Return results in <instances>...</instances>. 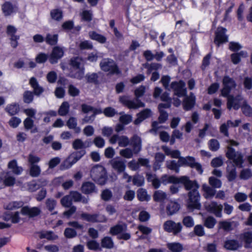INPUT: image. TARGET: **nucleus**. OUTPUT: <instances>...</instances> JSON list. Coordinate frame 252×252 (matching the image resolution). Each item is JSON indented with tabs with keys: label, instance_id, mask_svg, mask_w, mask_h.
Here are the masks:
<instances>
[{
	"label": "nucleus",
	"instance_id": "1",
	"mask_svg": "<svg viewBox=\"0 0 252 252\" xmlns=\"http://www.w3.org/2000/svg\"><path fill=\"white\" fill-rule=\"evenodd\" d=\"M160 182L164 184L173 183H182L187 190H190L189 193L188 207L189 209H199L201 207L199 202L200 194L198 191L199 186L195 181L190 180L187 176H181L178 178L174 176L163 175L160 178Z\"/></svg>",
	"mask_w": 252,
	"mask_h": 252
},
{
	"label": "nucleus",
	"instance_id": "2",
	"mask_svg": "<svg viewBox=\"0 0 252 252\" xmlns=\"http://www.w3.org/2000/svg\"><path fill=\"white\" fill-rule=\"evenodd\" d=\"M145 92V87L141 86L135 90L134 94L137 97L135 100H131L126 96H120L119 101L124 106L129 109H137L140 107H144L145 104L138 98L142 96Z\"/></svg>",
	"mask_w": 252,
	"mask_h": 252
},
{
	"label": "nucleus",
	"instance_id": "3",
	"mask_svg": "<svg viewBox=\"0 0 252 252\" xmlns=\"http://www.w3.org/2000/svg\"><path fill=\"white\" fill-rule=\"evenodd\" d=\"M170 80V76L165 75L161 77L160 82L165 89L170 90V89H172L174 91L175 94L178 96L181 97L187 94L185 83L182 81L173 82L169 86Z\"/></svg>",
	"mask_w": 252,
	"mask_h": 252
},
{
	"label": "nucleus",
	"instance_id": "4",
	"mask_svg": "<svg viewBox=\"0 0 252 252\" xmlns=\"http://www.w3.org/2000/svg\"><path fill=\"white\" fill-rule=\"evenodd\" d=\"M70 65L71 68L69 76L71 77L79 80L82 79L85 74L83 59L78 57L73 58L70 60Z\"/></svg>",
	"mask_w": 252,
	"mask_h": 252
},
{
	"label": "nucleus",
	"instance_id": "5",
	"mask_svg": "<svg viewBox=\"0 0 252 252\" xmlns=\"http://www.w3.org/2000/svg\"><path fill=\"white\" fill-rule=\"evenodd\" d=\"M92 179L96 183L103 185L107 179L105 168L102 165L96 164L93 166L90 171Z\"/></svg>",
	"mask_w": 252,
	"mask_h": 252
},
{
	"label": "nucleus",
	"instance_id": "6",
	"mask_svg": "<svg viewBox=\"0 0 252 252\" xmlns=\"http://www.w3.org/2000/svg\"><path fill=\"white\" fill-rule=\"evenodd\" d=\"M227 150L226 153V157L229 159L232 160L236 166L241 167L243 163V156L239 152H236L232 148V146H237L238 143L234 140H229L227 141Z\"/></svg>",
	"mask_w": 252,
	"mask_h": 252
},
{
	"label": "nucleus",
	"instance_id": "7",
	"mask_svg": "<svg viewBox=\"0 0 252 252\" xmlns=\"http://www.w3.org/2000/svg\"><path fill=\"white\" fill-rule=\"evenodd\" d=\"M85 154V150H81L80 151L72 153L60 165V169L62 170H64L70 168Z\"/></svg>",
	"mask_w": 252,
	"mask_h": 252
},
{
	"label": "nucleus",
	"instance_id": "8",
	"mask_svg": "<svg viewBox=\"0 0 252 252\" xmlns=\"http://www.w3.org/2000/svg\"><path fill=\"white\" fill-rule=\"evenodd\" d=\"M101 70L109 74H119L120 71L115 62L110 59H104L100 63Z\"/></svg>",
	"mask_w": 252,
	"mask_h": 252
},
{
	"label": "nucleus",
	"instance_id": "9",
	"mask_svg": "<svg viewBox=\"0 0 252 252\" xmlns=\"http://www.w3.org/2000/svg\"><path fill=\"white\" fill-rule=\"evenodd\" d=\"M81 108L82 112L84 113H92L91 116H86L83 119V121L84 123H92L94 120L96 115L102 113V110L100 109H97L85 104H82Z\"/></svg>",
	"mask_w": 252,
	"mask_h": 252
},
{
	"label": "nucleus",
	"instance_id": "10",
	"mask_svg": "<svg viewBox=\"0 0 252 252\" xmlns=\"http://www.w3.org/2000/svg\"><path fill=\"white\" fill-rule=\"evenodd\" d=\"M81 218L84 220L90 222H103L107 221L106 217L99 214H89L84 213L81 214Z\"/></svg>",
	"mask_w": 252,
	"mask_h": 252
},
{
	"label": "nucleus",
	"instance_id": "11",
	"mask_svg": "<svg viewBox=\"0 0 252 252\" xmlns=\"http://www.w3.org/2000/svg\"><path fill=\"white\" fill-rule=\"evenodd\" d=\"M164 229L168 232H172L176 235L180 233L182 229L181 223H176L171 220L166 221L163 224Z\"/></svg>",
	"mask_w": 252,
	"mask_h": 252
},
{
	"label": "nucleus",
	"instance_id": "12",
	"mask_svg": "<svg viewBox=\"0 0 252 252\" xmlns=\"http://www.w3.org/2000/svg\"><path fill=\"white\" fill-rule=\"evenodd\" d=\"M205 208L206 210L214 214L217 217L222 216L221 211L223 208L222 205L218 204L215 201H212L205 204Z\"/></svg>",
	"mask_w": 252,
	"mask_h": 252
},
{
	"label": "nucleus",
	"instance_id": "13",
	"mask_svg": "<svg viewBox=\"0 0 252 252\" xmlns=\"http://www.w3.org/2000/svg\"><path fill=\"white\" fill-rule=\"evenodd\" d=\"M129 138L125 135H119L114 134L109 139V142L112 144L118 143L119 146L121 147H126L129 144Z\"/></svg>",
	"mask_w": 252,
	"mask_h": 252
},
{
	"label": "nucleus",
	"instance_id": "14",
	"mask_svg": "<svg viewBox=\"0 0 252 252\" xmlns=\"http://www.w3.org/2000/svg\"><path fill=\"white\" fill-rule=\"evenodd\" d=\"M223 86L221 94L223 96H227L230 91L236 87V84L232 79L225 76L223 79Z\"/></svg>",
	"mask_w": 252,
	"mask_h": 252
},
{
	"label": "nucleus",
	"instance_id": "15",
	"mask_svg": "<svg viewBox=\"0 0 252 252\" xmlns=\"http://www.w3.org/2000/svg\"><path fill=\"white\" fill-rule=\"evenodd\" d=\"M64 54V49L62 47L59 46L55 47L49 57V62L52 63H55L58 61L63 57Z\"/></svg>",
	"mask_w": 252,
	"mask_h": 252
},
{
	"label": "nucleus",
	"instance_id": "16",
	"mask_svg": "<svg viewBox=\"0 0 252 252\" xmlns=\"http://www.w3.org/2000/svg\"><path fill=\"white\" fill-rule=\"evenodd\" d=\"M17 30L12 26H8L7 27V33L10 37L11 46L15 48L17 47L18 43V40L19 39V36L15 35Z\"/></svg>",
	"mask_w": 252,
	"mask_h": 252
},
{
	"label": "nucleus",
	"instance_id": "17",
	"mask_svg": "<svg viewBox=\"0 0 252 252\" xmlns=\"http://www.w3.org/2000/svg\"><path fill=\"white\" fill-rule=\"evenodd\" d=\"M41 212L40 208L37 207H29L28 206H25L23 207L21 209V213L30 218L36 217L40 215Z\"/></svg>",
	"mask_w": 252,
	"mask_h": 252
},
{
	"label": "nucleus",
	"instance_id": "18",
	"mask_svg": "<svg viewBox=\"0 0 252 252\" xmlns=\"http://www.w3.org/2000/svg\"><path fill=\"white\" fill-rule=\"evenodd\" d=\"M226 30L223 28H218L216 32V36L215 38V43L218 46L220 44L227 41V37L225 34Z\"/></svg>",
	"mask_w": 252,
	"mask_h": 252
},
{
	"label": "nucleus",
	"instance_id": "19",
	"mask_svg": "<svg viewBox=\"0 0 252 252\" xmlns=\"http://www.w3.org/2000/svg\"><path fill=\"white\" fill-rule=\"evenodd\" d=\"M241 121L240 120H237L232 122L230 120L227 121L226 123H224L220 126V131L223 133L224 135L228 136V129L229 127H236L239 126L241 123Z\"/></svg>",
	"mask_w": 252,
	"mask_h": 252
},
{
	"label": "nucleus",
	"instance_id": "20",
	"mask_svg": "<svg viewBox=\"0 0 252 252\" xmlns=\"http://www.w3.org/2000/svg\"><path fill=\"white\" fill-rule=\"evenodd\" d=\"M243 100L242 97L240 95H237L236 97H234L232 95L228 96L227 100L228 108L230 109L233 108L234 109H238L240 107L239 102Z\"/></svg>",
	"mask_w": 252,
	"mask_h": 252
},
{
	"label": "nucleus",
	"instance_id": "21",
	"mask_svg": "<svg viewBox=\"0 0 252 252\" xmlns=\"http://www.w3.org/2000/svg\"><path fill=\"white\" fill-rule=\"evenodd\" d=\"M2 219L5 221H11V223H17L20 220V213L18 212L14 213H5L2 217Z\"/></svg>",
	"mask_w": 252,
	"mask_h": 252
},
{
	"label": "nucleus",
	"instance_id": "22",
	"mask_svg": "<svg viewBox=\"0 0 252 252\" xmlns=\"http://www.w3.org/2000/svg\"><path fill=\"white\" fill-rule=\"evenodd\" d=\"M152 115V111L150 109H145L137 114V118L135 120V125H138L146 119L150 117Z\"/></svg>",
	"mask_w": 252,
	"mask_h": 252
},
{
	"label": "nucleus",
	"instance_id": "23",
	"mask_svg": "<svg viewBox=\"0 0 252 252\" xmlns=\"http://www.w3.org/2000/svg\"><path fill=\"white\" fill-rule=\"evenodd\" d=\"M167 214L169 216L176 214L180 209V204L175 201L170 200L166 205Z\"/></svg>",
	"mask_w": 252,
	"mask_h": 252
},
{
	"label": "nucleus",
	"instance_id": "24",
	"mask_svg": "<svg viewBox=\"0 0 252 252\" xmlns=\"http://www.w3.org/2000/svg\"><path fill=\"white\" fill-rule=\"evenodd\" d=\"M170 106V104L169 103H160L158 105V109L160 112L158 120L160 123L165 122L168 116V114L163 109L169 108Z\"/></svg>",
	"mask_w": 252,
	"mask_h": 252
},
{
	"label": "nucleus",
	"instance_id": "25",
	"mask_svg": "<svg viewBox=\"0 0 252 252\" xmlns=\"http://www.w3.org/2000/svg\"><path fill=\"white\" fill-rule=\"evenodd\" d=\"M89 37L101 44H104L106 42V37L95 31H91L89 32Z\"/></svg>",
	"mask_w": 252,
	"mask_h": 252
},
{
	"label": "nucleus",
	"instance_id": "26",
	"mask_svg": "<svg viewBox=\"0 0 252 252\" xmlns=\"http://www.w3.org/2000/svg\"><path fill=\"white\" fill-rule=\"evenodd\" d=\"M90 146V143L88 141L83 142L81 139H76L72 142V147L74 150H85L84 149Z\"/></svg>",
	"mask_w": 252,
	"mask_h": 252
},
{
	"label": "nucleus",
	"instance_id": "27",
	"mask_svg": "<svg viewBox=\"0 0 252 252\" xmlns=\"http://www.w3.org/2000/svg\"><path fill=\"white\" fill-rule=\"evenodd\" d=\"M82 191L85 194H90L96 192L95 185L91 182H85L81 187Z\"/></svg>",
	"mask_w": 252,
	"mask_h": 252
},
{
	"label": "nucleus",
	"instance_id": "28",
	"mask_svg": "<svg viewBox=\"0 0 252 252\" xmlns=\"http://www.w3.org/2000/svg\"><path fill=\"white\" fill-rule=\"evenodd\" d=\"M112 167L119 173L123 172L126 168L124 161L122 160L115 159L111 162Z\"/></svg>",
	"mask_w": 252,
	"mask_h": 252
},
{
	"label": "nucleus",
	"instance_id": "29",
	"mask_svg": "<svg viewBox=\"0 0 252 252\" xmlns=\"http://www.w3.org/2000/svg\"><path fill=\"white\" fill-rule=\"evenodd\" d=\"M29 83L33 88L35 94L38 95L43 92V89L39 85L35 78L32 77L30 80Z\"/></svg>",
	"mask_w": 252,
	"mask_h": 252
},
{
	"label": "nucleus",
	"instance_id": "30",
	"mask_svg": "<svg viewBox=\"0 0 252 252\" xmlns=\"http://www.w3.org/2000/svg\"><path fill=\"white\" fill-rule=\"evenodd\" d=\"M195 159L192 157H180L178 160L179 166H189L191 167L193 165Z\"/></svg>",
	"mask_w": 252,
	"mask_h": 252
},
{
	"label": "nucleus",
	"instance_id": "31",
	"mask_svg": "<svg viewBox=\"0 0 252 252\" xmlns=\"http://www.w3.org/2000/svg\"><path fill=\"white\" fill-rule=\"evenodd\" d=\"M131 143L134 154H137L141 149V140L139 137L134 135L131 138Z\"/></svg>",
	"mask_w": 252,
	"mask_h": 252
},
{
	"label": "nucleus",
	"instance_id": "32",
	"mask_svg": "<svg viewBox=\"0 0 252 252\" xmlns=\"http://www.w3.org/2000/svg\"><path fill=\"white\" fill-rule=\"evenodd\" d=\"M66 125L69 129H74L75 132L77 133L81 131V128L77 126V119L74 117H70L67 121Z\"/></svg>",
	"mask_w": 252,
	"mask_h": 252
},
{
	"label": "nucleus",
	"instance_id": "33",
	"mask_svg": "<svg viewBox=\"0 0 252 252\" xmlns=\"http://www.w3.org/2000/svg\"><path fill=\"white\" fill-rule=\"evenodd\" d=\"M202 189L204 191L203 196L205 198H211L216 193V190L206 184L202 186Z\"/></svg>",
	"mask_w": 252,
	"mask_h": 252
},
{
	"label": "nucleus",
	"instance_id": "34",
	"mask_svg": "<svg viewBox=\"0 0 252 252\" xmlns=\"http://www.w3.org/2000/svg\"><path fill=\"white\" fill-rule=\"evenodd\" d=\"M69 194L72 200H73L75 202H82L83 203H87L88 202V198L83 197L80 193L77 191H71Z\"/></svg>",
	"mask_w": 252,
	"mask_h": 252
},
{
	"label": "nucleus",
	"instance_id": "35",
	"mask_svg": "<svg viewBox=\"0 0 252 252\" xmlns=\"http://www.w3.org/2000/svg\"><path fill=\"white\" fill-rule=\"evenodd\" d=\"M195 102L194 96H193L192 94L189 97H187L185 98L183 102V107L185 110H189L191 109Z\"/></svg>",
	"mask_w": 252,
	"mask_h": 252
},
{
	"label": "nucleus",
	"instance_id": "36",
	"mask_svg": "<svg viewBox=\"0 0 252 252\" xmlns=\"http://www.w3.org/2000/svg\"><path fill=\"white\" fill-rule=\"evenodd\" d=\"M126 229V225L117 224L115 226L112 227L110 230V233L112 235H117L125 231Z\"/></svg>",
	"mask_w": 252,
	"mask_h": 252
},
{
	"label": "nucleus",
	"instance_id": "37",
	"mask_svg": "<svg viewBox=\"0 0 252 252\" xmlns=\"http://www.w3.org/2000/svg\"><path fill=\"white\" fill-rule=\"evenodd\" d=\"M236 168L233 165H228L227 167V178L229 181H232L236 177Z\"/></svg>",
	"mask_w": 252,
	"mask_h": 252
},
{
	"label": "nucleus",
	"instance_id": "38",
	"mask_svg": "<svg viewBox=\"0 0 252 252\" xmlns=\"http://www.w3.org/2000/svg\"><path fill=\"white\" fill-rule=\"evenodd\" d=\"M8 167L12 170L13 173L17 175L20 174L23 171L22 168L17 166L16 160H12L10 161L8 163Z\"/></svg>",
	"mask_w": 252,
	"mask_h": 252
},
{
	"label": "nucleus",
	"instance_id": "39",
	"mask_svg": "<svg viewBox=\"0 0 252 252\" xmlns=\"http://www.w3.org/2000/svg\"><path fill=\"white\" fill-rule=\"evenodd\" d=\"M166 193L161 190L156 191L153 195L154 200L157 202H162L166 199Z\"/></svg>",
	"mask_w": 252,
	"mask_h": 252
},
{
	"label": "nucleus",
	"instance_id": "40",
	"mask_svg": "<svg viewBox=\"0 0 252 252\" xmlns=\"http://www.w3.org/2000/svg\"><path fill=\"white\" fill-rule=\"evenodd\" d=\"M240 247L239 243L236 240H229L225 242L224 247L230 250H236Z\"/></svg>",
	"mask_w": 252,
	"mask_h": 252
},
{
	"label": "nucleus",
	"instance_id": "41",
	"mask_svg": "<svg viewBox=\"0 0 252 252\" xmlns=\"http://www.w3.org/2000/svg\"><path fill=\"white\" fill-rule=\"evenodd\" d=\"M137 197L141 201H147L150 199L151 196L147 194L146 189L141 188L137 190Z\"/></svg>",
	"mask_w": 252,
	"mask_h": 252
},
{
	"label": "nucleus",
	"instance_id": "42",
	"mask_svg": "<svg viewBox=\"0 0 252 252\" xmlns=\"http://www.w3.org/2000/svg\"><path fill=\"white\" fill-rule=\"evenodd\" d=\"M163 150L167 156H170L172 158H180V152L179 150H171L168 147L164 146Z\"/></svg>",
	"mask_w": 252,
	"mask_h": 252
},
{
	"label": "nucleus",
	"instance_id": "43",
	"mask_svg": "<svg viewBox=\"0 0 252 252\" xmlns=\"http://www.w3.org/2000/svg\"><path fill=\"white\" fill-rule=\"evenodd\" d=\"M167 247L171 252H181L183 249L182 245L179 243H168Z\"/></svg>",
	"mask_w": 252,
	"mask_h": 252
},
{
	"label": "nucleus",
	"instance_id": "44",
	"mask_svg": "<svg viewBox=\"0 0 252 252\" xmlns=\"http://www.w3.org/2000/svg\"><path fill=\"white\" fill-rule=\"evenodd\" d=\"M247 53L245 51H241L239 53L232 54L231 56V61L234 64H237L240 61L241 57H246Z\"/></svg>",
	"mask_w": 252,
	"mask_h": 252
},
{
	"label": "nucleus",
	"instance_id": "45",
	"mask_svg": "<svg viewBox=\"0 0 252 252\" xmlns=\"http://www.w3.org/2000/svg\"><path fill=\"white\" fill-rule=\"evenodd\" d=\"M15 182V179L13 176H10L8 173H7L4 178L3 184L0 186V188H2L4 186H12L14 185Z\"/></svg>",
	"mask_w": 252,
	"mask_h": 252
},
{
	"label": "nucleus",
	"instance_id": "46",
	"mask_svg": "<svg viewBox=\"0 0 252 252\" xmlns=\"http://www.w3.org/2000/svg\"><path fill=\"white\" fill-rule=\"evenodd\" d=\"M23 203L21 201H13L5 205L4 208L9 210H13L21 207Z\"/></svg>",
	"mask_w": 252,
	"mask_h": 252
},
{
	"label": "nucleus",
	"instance_id": "47",
	"mask_svg": "<svg viewBox=\"0 0 252 252\" xmlns=\"http://www.w3.org/2000/svg\"><path fill=\"white\" fill-rule=\"evenodd\" d=\"M5 111L10 115H14L19 111V105L17 104L8 105L5 108Z\"/></svg>",
	"mask_w": 252,
	"mask_h": 252
},
{
	"label": "nucleus",
	"instance_id": "48",
	"mask_svg": "<svg viewBox=\"0 0 252 252\" xmlns=\"http://www.w3.org/2000/svg\"><path fill=\"white\" fill-rule=\"evenodd\" d=\"M241 109L242 112L246 116H251L252 115V108L245 100L243 101Z\"/></svg>",
	"mask_w": 252,
	"mask_h": 252
},
{
	"label": "nucleus",
	"instance_id": "49",
	"mask_svg": "<svg viewBox=\"0 0 252 252\" xmlns=\"http://www.w3.org/2000/svg\"><path fill=\"white\" fill-rule=\"evenodd\" d=\"M46 42L51 45H54L57 44L58 40V34H51L48 33L46 35L45 39Z\"/></svg>",
	"mask_w": 252,
	"mask_h": 252
},
{
	"label": "nucleus",
	"instance_id": "50",
	"mask_svg": "<svg viewBox=\"0 0 252 252\" xmlns=\"http://www.w3.org/2000/svg\"><path fill=\"white\" fill-rule=\"evenodd\" d=\"M41 173V169L38 165H32L30 167V174L33 177H38Z\"/></svg>",
	"mask_w": 252,
	"mask_h": 252
},
{
	"label": "nucleus",
	"instance_id": "51",
	"mask_svg": "<svg viewBox=\"0 0 252 252\" xmlns=\"http://www.w3.org/2000/svg\"><path fill=\"white\" fill-rule=\"evenodd\" d=\"M243 240L246 243V247H250V244L252 243V233L251 232H246L242 235Z\"/></svg>",
	"mask_w": 252,
	"mask_h": 252
},
{
	"label": "nucleus",
	"instance_id": "52",
	"mask_svg": "<svg viewBox=\"0 0 252 252\" xmlns=\"http://www.w3.org/2000/svg\"><path fill=\"white\" fill-rule=\"evenodd\" d=\"M2 10L5 16H8L14 12L13 6L9 2H6L2 5Z\"/></svg>",
	"mask_w": 252,
	"mask_h": 252
},
{
	"label": "nucleus",
	"instance_id": "53",
	"mask_svg": "<svg viewBox=\"0 0 252 252\" xmlns=\"http://www.w3.org/2000/svg\"><path fill=\"white\" fill-rule=\"evenodd\" d=\"M69 108V105L68 103L66 101L63 102L61 105L58 113L61 116H65L66 115L68 111Z\"/></svg>",
	"mask_w": 252,
	"mask_h": 252
},
{
	"label": "nucleus",
	"instance_id": "54",
	"mask_svg": "<svg viewBox=\"0 0 252 252\" xmlns=\"http://www.w3.org/2000/svg\"><path fill=\"white\" fill-rule=\"evenodd\" d=\"M166 167L172 170L175 171L176 172L178 173L179 172V167L178 162H177L175 160H168L166 163Z\"/></svg>",
	"mask_w": 252,
	"mask_h": 252
},
{
	"label": "nucleus",
	"instance_id": "55",
	"mask_svg": "<svg viewBox=\"0 0 252 252\" xmlns=\"http://www.w3.org/2000/svg\"><path fill=\"white\" fill-rule=\"evenodd\" d=\"M133 153H134V151L128 148L122 149L120 151V155L126 158H131Z\"/></svg>",
	"mask_w": 252,
	"mask_h": 252
},
{
	"label": "nucleus",
	"instance_id": "56",
	"mask_svg": "<svg viewBox=\"0 0 252 252\" xmlns=\"http://www.w3.org/2000/svg\"><path fill=\"white\" fill-rule=\"evenodd\" d=\"M102 113L107 117H113L118 114L117 111L111 107L105 108Z\"/></svg>",
	"mask_w": 252,
	"mask_h": 252
},
{
	"label": "nucleus",
	"instance_id": "57",
	"mask_svg": "<svg viewBox=\"0 0 252 252\" xmlns=\"http://www.w3.org/2000/svg\"><path fill=\"white\" fill-rule=\"evenodd\" d=\"M101 245L104 248L111 249L113 247V243L111 238L106 237L102 240Z\"/></svg>",
	"mask_w": 252,
	"mask_h": 252
},
{
	"label": "nucleus",
	"instance_id": "58",
	"mask_svg": "<svg viewBox=\"0 0 252 252\" xmlns=\"http://www.w3.org/2000/svg\"><path fill=\"white\" fill-rule=\"evenodd\" d=\"M209 184L214 188H220L221 186V182L214 177H211L209 178Z\"/></svg>",
	"mask_w": 252,
	"mask_h": 252
},
{
	"label": "nucleus",
	"instance_id": "59",
	"mask_svg": "<svg viewBox=\"0 0 252 252\" xmlns=\"http://www.w3.org/2000/svg\"><path fill=\"white\" fill-rule=\"evenodd\" d=\"M52 18L55 20L59 21L62 19V12L59 9H53L50 13Z\"/></svg>",
	"mask_w": 252,
	"mask_h": 252
},
{
	"label": "nucleus",
	"instance_id": "60",
	"mask_svg": "<svg viewBox=\"0 0 252 252\" xmlns=\"http://www.w3.org/2000/svg\"><path fill=\"white\" fill-rule=\"evenodd\" d=\"M133 185L137 187L142 186L144 183V179L143 176L138 175H135L132 179Z\"/></svg>",
	"mask_w": 252,
	"mask_h": 252
},
{
	"label": "nucleus",
	"instance_id": "61",
	"mask_svg": "<svg viewBox=\"0 0 252 252\" xmlns=\"http://www.w3.org/2000/svg\"><path fill=\"white\" fill-rule=\"evenodd\" d=\"M72 199L70 194L64 196L61 200V204L65 207H69L72 204Z\"/></svg>",
	"mask_w": 252,
	"mask_h": 252
},
{
	"label": "nucleus",
	"instance_id": "62",
	"mask_svg": "<svg viewBox=\"0 0 252 252\" xmlns=\"http://www.w3.org/2000/svg\"><path fill=\"white\" fill-rule=\"evenodd\" d=\"M39 237L41 239L46 238L48 240H55L57 238V236L51 232H44L40 233Z\"/></svg>",
	"mask_w": 252,
	"mask_h": 252
},
{
	"label": "nucleus",
	"instance_id": "63",
	"mask_svg": "<svg viewBox=\"0 0 252 252\" xmlns=\"http://www.w3.org/2000/svg\"><path fill=\"white\" fill-rule=\"evenodd\" d=\"M208 144L210 149L212 151H216L220 148V144L217 140L211 139Z\"/></svg>",
	"mask_w": 252,
	"mask_h": 252
},
{
	"label": "nucleus",
	"instance_id": "64",
	"mask_svg": "<svg viewBox=\"0 0 252 252\" xmlns=\"http://www.w3.org/2000/svg\"><path fill=\"white\" fill-rule=\"evenodd\" d=\"M216 223V220L213 217H209L206 219L204 225L208 228H212L214 227Z\"/></svg>",
	"mask_w": 252,
	"mask_h": 252
}]
</instances>
